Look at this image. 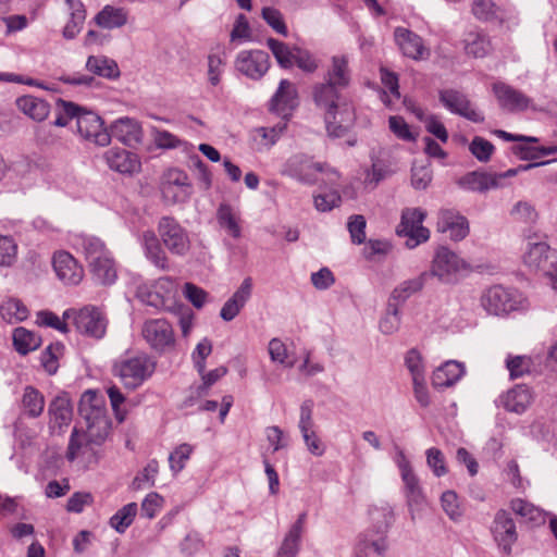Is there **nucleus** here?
I'll return each mask as SVG.
<instances>
[{"instance_id":"f257e3e1","label":"nucleus","mask_w":557,"mask_h":557,"mask_svg":"<svg viewBox=\"0 0 557 557\" xmlns=\"http://www.w3.org/2000/svg\"><path fill=\"white\" fill-rule=\"evenodd\" d=\"M78 413L85 421L86 430H73L66 458L74 461L85 445H101L109 434L111 422L107 414L104 399L92 389L84 392L78 405Z\"/></svg>"},{"instance_id":"f03ea898","label":"nucleus","mask_w":557,"mask_h":557,"mask_svg":"<svg viewBox=\"0 0 557 557\" xmlns=\"http://www.w3.org/2000/svg\"><path fill=\"white\" fill-rule=\"evenodd\" d=\"M57 109L58 115L53 121V125L65 127L71 120L75 119L77 133L82 138L101 147L110 144L111 135L103 126V121L97 113L63 99H58Z\"/></svg>"},{"instance_id":"7ed1b4c3","label":"nucleus","mask_w":557,"mask_h":557,"mask_svg":"<svg viewBox=\"0 0 557 557\" xmlns=\"http://www.w3.org/2000/svg\"><path fill=\"white\" fill-rule=\"evenodd\" d=\"M481 307L493 315H506L512 311L525 309L527 298L518 289L503 285H493L482 292Z\"/></svg>"},{"instance_id":"20e7f679","label":"nucleus","mask_w":557,"mask_h":557,"mask_svg":"<svg viewBox=\"0 0 557 557\" xmlns=\"http://www.w3.org/2000/svg\"><path fill=\"white\" fill-rule=\"evenodd\" d=\"M550 160L521 164L515 169H509L503 173H488L483 171H472L457 181V185L468 191L485 193L490 189H497L505 186L504 180L513 177L520 172L529 171L533 168L550 163Z\"/></svg>"},{"instance_id":"39448f33","label":"nucleus","mask_w":557,"mask_h":557,"mask_svg":"<svg viewBox=\"0 0 557 557\" xmlns=\"http://www.w3.org/2000/svg\"><path fill=\"white\" fill-rule=\"evenodd\" d=\"M371 519L375 523L373 530L363 534L359 542L360 552L368 555L373 552L377 556H384L387 548L386 532L394 522V511L388 505L370 510Z\"/></svg>"},{"instance_id":"423d86ee","label":"nucleus","mask_w":557,"mask_h":557,"mask_svg":"<svg viewBox=\"0 0 557 557\" xmlns=\"http://www.w3.org/2000/svg\"><path fill=\"white\" fill-rule=\"evenodd\" d=\"M329 173L338 177L334 169H330L323 163L315 162L312 157L304 153H297L289 157L281 169V174L296 180L304 185H315L319 182V174Z\"/></svg>"},{"instance_id":"0eeeda50","label":"nucleus","mask_w":557,"mask_h":557,"mask_svg":"<svg viewBox=\"0 0 557 557\" xmlns=\"http://www.w3.org/2000/svg\"><path fill=\"white\" fill-rule=\"evenodd\" d=\"M395 462L399 469L400 478L404 483V495L411 520H414L416 512L421 511L426 506V497L420 484V480L413 471L404 450L399 449L397 451Z\"/></svg>"},{"instance_id":"6e6552de","label":"nucleus","mask_w":557,"mask_h":557,"mask_svg":"<svg viewBox=\"0 0 557 557\" xmlns=\"http://www.w3.org/2000/svg\"><path fill=\"white\" fill-rule=\"evenodd\" d=\"M73 319L78 333L100 339L107 332L108 320L103 311L95 306H85L79 310L69 309L64 311L63 319Z\"/></svg>"},{"instance_id":"1a4fd4ad","label":"nucleus","mask_w":557,"mask_h":557,"mask_svg":"<svg viewBox=\"0 0 557 557\" xmlns=\"http://www.w3.org/2000/svg\"><path fill=\"white\" fill-rule=\"evenodd\" d=\"M156 370V361L146 354L127 358L115 366V372L124 386L135 389Z\"/></svg>"},{"instance_id":"9d476101","label":"nucleus","mask_w":557,"mask_h":557,"mask_svg":"<svg viewBox=\"0 0 557 557\" xmlns=\"http://www.w3.org/2000/svg\"><path fill=\"white\" fill-rule=\"evenodd\" d=\"M157 231V237L172 255L184 257L190 250L188 231L173 216L160 218Z\"/></svg>"},{"instance_id":"9b49d317","label":"nucleus","mask_w":557,"mask_h":557,"mask_svg":"<svg viewBox=\"0 0 557 557\" xmlns=\"http://www.w3.org/2000/svg\"><path fill=\"white\" fill-rule=\"evenodd\" d=\"M523 262L531 270L557 280V250L545 242L528 243Z\"/></svg>"},{"instance_id":"f8f14e48","label":"nucleus","mask_w":557,"mask_h":557,"mask_svg":"<svg viewBox=\"0 0 557 557\" xmlns=\"http://www.w3.org/2000/svg\"><path fill=\"white\" fill-rule=\"evenodd\" d=\"M423 220L424 212L418 208H408L401 213L396 233L398 236L407 238L405 245L410 249L426 242L430 237V231L422 225Z\"/></svg>"},{"instance_id":"ddd939ff","label":"nucleus","mask_w":557,"mask_h":557,"mask_svg":"<svg viewBox=\"0 0 557 557\" xmlns=\"http://www.w3.org/2000/svg\"><path fill=\"white\" fill-rule=\"evenodd\" d=\"M141 334L149 347L163 354L175 346V335L172 325L165 319L147 320L141 329Z\"/></svg>"},{"instance_id":"4468645a","label":"nucleus","mask_w":557,"mask_h":557,"mask_svg":"<svg viewBox=\"0 0 557 557\" xmlns=\"http://www.w3.org/2000/svg\"><path fill=\"white\" fill-rule=\"evenodd\" d=\"M468 264L451 250L441 247L433 259L431 273L443 283H454Z\"/></svg>"},{"instance_id":"2eb2a0df","label":"nucleus","mask_w":557,"mask_h":557,"mask_svg":"<svg viewBox=\"0 0 557 557\" xmlns=\"http://www.w3.org/2000/svg\"><path fill=\"white\" fill-rule=\"evenodd\" d=\"M234 65L240 74L258 81L269 71L270 57L265 51L259 49L243 50L237 53Z\"/></svg>"},{"instance_id":"dca6fc26","label":"nucleus","mask_w":557,"mask_h":557,"mask_svg":"<svg viewBox=\"0 0 557 557\" xmlns=\"http://www.w3.org/2000/svg\"><path fill=\"white\" fill-rule=\"evenodd\" d=\"M491 532L500 552L509 556L512 552V545L518 540L516 523L510 513L504 509L496 511Z\"/></svg>"},{"instance_id":"f3484780","label":"nucleus","mask_w":557,"mask_h":557,"mask_svg":"<svg viewBox=\"0 0 557 557\" xmlns=\"http://www.w3.org/2000/svg\"><path fill=\"white\" fill-rule=\"evenodd\" d=\"M440 102L451 113L460 115L473 123L484 122V115L476 111L466 94L448 88L440 90Z\"/></svg>"},{"instance_id":"a211bd4d","label":"nucleus","mask_w":557,"mask_h":557,"mask_svg":"<svg viewBox=\"0 0 557 557\" xmlns=\"http://www.w3.org/2000/svg\"><path fill=\"white\" fill-rule=\"evenodd\" d=\"M53 270L66 285H77L84 277L83 267L67 251H58L52 258Z\"/></svg>"},{"instance_id":"6ab92c4d","label":"nucleus","mask_w":557,"mask_h":557,"mask_svg":"<svg viewBox=\"0 0 557 557\" xmlns=\"http://www.w3.org/2000/svg\"><path fill=\"white\" fill-rule=\"evenodd\" d=\"M324 120L330 136L343 137L355 123L354 108L342 101L336 109L325 113Z\"/></svg>"},{"instance_id":"aec40b11","label":"nucleus","mask_w":557,"mask_h":557,"mask_svg":"<svg viewBox=\"0 0 557 557\" xmlns=\"http://www.w3.org/2000/svg\"><path fill=\"white\" fill-rule=\"evenodd\" d=\"M436 228L440 233H447L450 239L459 242L468 235L469 223L458 211L443 209L438 212Z\"/></svg>"},{"instance_id":"412c9836","label":"nucleus","mask_w":557,"mask_h":557,"mask_svg":"<svg viewBox=\"0 0 557 557\" xmlns=\"http://www.w3.org/2000/svg\"><path fill=\"white\" fill-rule=\"evenodd\" d=\"M394 37L405 57L413 60H422L429 57L430 51L424 46L423 39L410 29L397 27Z\"/></svg>"},{"instance_id":"4be33fe9","label":"nucleus","mask_w":557,"mask_h":557,"mask_svg":"<svg viewBox=\"0 0 557 557\" xmlns=\"http://www.w3.org/2000/svg\"><path fill=\"white\" fill-rule=\"evenodd\" d=\"M493 91L499 107L509 112L524 111L531 103V99L523 92L502 82L493 85Z\"/></svg>"},{"instance_id":"5701e85b","label":"nucleus","mask_w":557,"mask_h":557,"mask_svg":"<svg viewBox=\"0 0 557 557\" xmlns=\"http://www.w3.org/2000/svg\"><path fill=\"white\" fill-rule=\"evenodd\" d=\"M109 134L128 147L140 144L144 136L139 122L128 116L115 120L110 126Z\"/></svg>"},{"instance_id":"b1692460","label":"nucleus","mask_w":557,"mask_h":557,"mask_svg":"<svg viewBox=\"0 0 557 557\" xmlns=\"http://www.w3.org/2000/svg\"><path fill=\"white\" fill-rule=\"evenodd\" d=\"M108 166L121 174H133L140 170L138 157L122 148H111L103 154Z\"/></svg>"},{"instance_id":"393cba45","label":"nucleus","mask_w":557,"mask_h":557,"mask_svg":"<svg viewBox=\"0 0 557 557\" xmlns=\"http://www.w3.org/2000/svg\"><path fill=\"white\" fill-rule=\"evenodd\" d=\"M252 294V280L246 277L242 282L240 286L235 290L231 298L226 300L220 311L222 320L230 322L234 320L242 309L245 307L247 301L250 299Z\"/></svg>"},{"instance_id":"a878e982","label":"nucleus","mask_w":557,"mask_h":557,"mask_svg":"<svg viewBox=\"0 0 557 557\" xmlns=\"http://www.w3.org/2000/svg\"><path fill=\"white\" fill-rule=\"evenodd\" d=\"M342 90V88L325 81L315 84L312 89L313 101L318 108L329 113L343 101Z\"/></svg>"},{"instance_id":"bb28decb","label":"nucleus","mask_w":557,"mask_h":557,"mask_svg":"<svg viewBox=\"0 0 557 557\" xmlns=\"http://www.w3.org/2000/svg\"><path fill=\"white\" fill-rule=\"evenodd\" d=\"M533 399L531 389L524 384H518L499 397L507 411L522 413Z\"/></svg>"},{"instance_id":"cd10ccee","label":"nucleus","mask_w":557,"mask_h":557,"mask_svg":"<svg viewBox=\"0 0 557 557\" xmlns=\"http://www.w3.org/2000/svg\"><path fill=\"white\" fill-rule=\"evenodd\" d=\"M297 89L288 79L280 82L276 92L270 100V109L276 113H285L297 107Z\"/></svg>"},{"instance_id":"c85d7f7f","label":"nucleus","mask_w":557,"mask_h":557,"mask_svg":"<svg viewBox=\"0 0 557 557\" xmlns=\"http://www.w3.org/2000/svg\"><path fill=\"white\" fill-rule=\"evenodd\" d=\"M143 246L146 258L158 269L168 271L170 269L169 258L161 246L160 239L154 232L147 231L143 234Z\"/></svg>"},{"instance_id":"c756f323","label":"nucleus","mask_w":557,"mask_h":557,"mask_svg":"<svg viewBox=\"0 0 557 557\" xmlns=\"http://www.w3.org/2000/svg\"><path fill=\"white\" fill-rule=\"evenodd\" d=\"M15 106L23 114L36 122L45 121L50 113V104L33 95L16 98Z\"/></svg>"},{"instance_id":"7c9ffc66","label":"nucleus","mask_w":557,"mask_h":557,"mask_svg":"<svg viewBox=\"0 0 557 557\" xmlns=\"http://www.w3.org/2000/svg\"><path fill=\"white\" fill-rule=\"evenodd\" d=\"M465 374V366L461 362L449 360L438 367L432 375V384L436 388L453 386Z\"/></svg>"},{"instance_id":"2f4dec72","label":"nucleus","mask_w":557,"mask_h":557,"mask_svg":"<svg viewBox=\"0 0 557 557\" xmlns=\"http://www.w3.org/2000/svg\"><path fill=\"white\" fill-rule=\"evenodd\" d=\"M95 283L103 286L112 285L117 278L115 262L111 255L88 264Z\"/></svg>"},{"instance_id":"473e14b6","label":"nucleus","mask_w":557,"mask_h":557,"mask_svg":"<svg viewBox=\"0 0 557 557\" xmlns=\"http://www.w3.org/2000/svg\"><path fill=\"white\" fill-rule=\"evenodd\" d=\"M428 276L429 273L423 272L417 277L401 282L391 293L388 302L397 304V307L400 308V306L404 305L407 301V299H409L412 295L417 294L423 288Z\"/></svg>"},{"instance_id":"72a5a7b5","label":"nucleus","mask_w":557,"mask_h":557,"mask_svg":"<svg viewBox=\"0 0 557 557\" xmlns=\"http://www.w3.org/2000/svg\"><path fill=\"white\" fill-rule=\"evenodd\" d=\"M462 41L467 55L484 58L492 51L490 37L483 32L470 30L465 34Z\"/></svg>"},{"instance_id":"f704fd0d","label":"nucleus","mask_w":557,"mask_h":557,"mask_svg":"<svg viewBox=\"0 0 557 557\" xmlns=\"http://www.w3.org/2000/svg\"><path fill=\"white\" fill-rule=\"evenodd\" d=\"M65 3L71 11V17L63 28V37L71 40L81 32L86 18V11L81 0H66Z\"/></svg>"},{"instance_id":"c9c22d12","label":"nucleus","mask_w":557,"mask_h":557,"mask_svg":"<svg viewBox=\"0 0 557 557\" xmlns=\"http://www.w3.org/2000/svg\"><path fill=\"white\" fill-rule=\"evenodd\" d=\"M48 412L51 421L59 428L69 424L72 419V407L67 394L55 396L49 405Z\"/></svg>"},{"instance_id":"e433bc0d","label":"nucleus","mask_w":557,"mask_h":557,"mask_svg":"<svg viewBox=\"0 0 557 557\" xmlns=\"http://www.w3.org/2000/svg\"><path fill=\"white\" fill-rule=\"evenodd\" d=\"M324 78L325 82L332 83L333 85L345 89L350 82L347 58L345 55L333 57L331 69L327 71Z\"/></svg>"},{"instance_id":"4c0bfd02","label":"nucleus","mask_w":557,"mask_h":557,"mask_svg":"<svg viewBox=\"0 0 557 557\" xmlns=\"http://www.w3.org/2000/svg\"><path fill=\"white\" fill-rule=\"evenodd\" d=\"M86 69L98 76L109 79L120 76L116 62L103 55H90L87 59Z\"/></svg>"},{"instance_id":"58836bf2","label":"nucleus","mask_w":557,"mask_h":557,"mask_svg":"<svg viewBox=\"0 0 557 557\" xmlns=\"http://www.w3.org/2000/svg\"><path fill=\"white\" fill-rule=\"evenodd\" d=\"M41 345V338L36 333L18 326L13 331V346L15 350L25 356Z\"/></svg>"},{"instance_id":"ea45409f","label":"nucleus","mask_w":557,"mask_h":557,"mask_svg":"<svg viewBox=\"0 0 557 557\" xmlns=\"http://www.w3.org/2000/svg\"><path fill=\"white\" fill-rule=\"evenodd\" d=\"M510 508L517 516H520L525 521L531 522L535 525L545 522V515L542 511V509L524 499H512L510 502Z\"/></svg>"},{"instance_id":"a19ab883","label":"nucleus","mask_w":557,"mask_h":557,"mask_svg":"<svg viewBox=\"0 0 557 557\" xmlns=\"http://www.w3.org/2000/svg\"><path fill=\"white\" fill-rule=\"evenodd\" d=\"M79 242L81 248L88 264L111 255L104 243L98 237L83 235L79 237Z\"/></svg>"},{"instance_id":"79ce46f5","label":"nucleus","mask_w":557,"mask_h":557,"mask_svg":"<svg viewBox=\"0 0 557 557\" xmlns=\"http://www.w3.org/2000/svg\"><path fill=\"white\" fill-rule=\"evenodd\" d=\"M28 313L27 307L16 298H9L0 305L1 318L11 324L26 320Z\"/></svg>"},{"instance_id":"37998d69","label":"nucleus","mask_w":557,"mask_h":557,"mask_svg":"<svg viewBox=\"0 0 557 557\" xmlns=\"http://www.w3.org/2000/svg\"><path fill=\"white\" fill-rule=\"evenodd\" d=\"M95 22L100 27L112 29L125 25L127 15L123 9L107 5L96 15Z\"/></svg>"},{"instance_id":"c03bdc74","label":"nucleus","mask_w":557,"mask_h":557,"mask_svg":"<svg viewBox=\"0 0 557 557\" xmlns=\"http://www.w3.org/2000/svg\"><path fill=\"white\" fill-rule=\"evenodd\" d=\"M216 220L232 237L239 238L242 228L238 224V218L228 203H221L216 210Z\"/></svg>"},{"instance_id":"a18cd8bd","label":"nucleus","mask_w":557,"mask_h":557,"mask_svg":"<svg viewBox=\"0 0 557 557\" xmlns=\"http://www.w3.org/2000/svg\"><path fill=\"white\" fill-rule=\"evenodd\" d=\"M23 408L30 418L39 417L45 408L44 395L33 386H26L22 398Z\"/></svg>"},{"instance_id":"49530a36","label":"nucleus","mask_w":557,"mask_h":557,"mask_svg":"<svg viewBox=\"0 0 557 557\" xmlns=\"http://www.w3.org/2000/svg\"><path fill=\"white\" fill-rule=\"evenodd\" d=\"M226 61L225 50L221 47L216 51H211L208 55V81L212 86H216L221 81Z\"/></svg>"},{"instance_id":"de8ad7c7","label":"nucleus","mask_w":557,"mask_h":557,"mask_svg":"<svg viewBox=\"0 0 557 557\" xmlns=\"http://www.w3.org/2000/svg\"><path fill=\"white\" fill-rule=\"evenodd\" d=\"M137 504L129 503L119 509L111 518L110 525L119 533H124L126 529L133 523L137 513Z\"/></svg>"},{"instance_id":"09e8293b","label":"nucleus","mask_w":557,"mask_h":557,"mask_svg":"<svg viewBox=\"0 0 557 557\" xmlns=\"http://www.w3.org/2000/svg\"><path fill=\"white\" fill-rule=\"evenodd\" d=\"M267 46L282 67L289 69L293 66L294 54L285 42L274 38H269L267 40Z\"/></svg>"},{"instance_id":"8fccbe9b","label":"nucleus","mask_w":557,"mask_h":557,"mask_svg":"<svg viewBox=\"0 0 557 557\" xmlns=\"http://www.w3.org/2000/svg\"><path fill=\"white\" fill-rule=\"evenodd\" d=\"M400 310L397 304L387 302L386 313L380 321V330L383 334H394L400 326Z\"/></svg>"},{"instance_id":"3c124183","label":"nucleus","mask_w":557,"mask_h":557,"mask_svg":"<svg viewBox=\"0 0 557 557\" xmlns=\"http://www.w3.org/2000/svg\"><path fill=\"white\" fill-rule=\"evenodd\" d=\"M63 345L60 343L50 344L40 356V362L46 372L50 375L58 371V357L63 350Z\"/></svg>"},{"instance_id":"603ef678","label":"nucleus","mask_w":557,"mask_h":557,"mask_svg":"<svg viewBox=\"0 0 557 557\" xmlns=\"http://www.w3.org/2000/svg\"><path fill=\"white\" fill-rule=\"evenodd\" d=\"M159 472V463L157 460H150L144 470L138 473L133 480V487L135 490H140L147 486H153L156 482V476Z\"/></svg>"},{"instance_id":"864d4df0","label":"nucleus","mask_w":557,"mask_h":557,"mask_svg":"<svg viewBox=\"0 0 557 557\" xmlns=\"http://www.w3.org/2000/svg\"><path fill=\"white\" fill-rule=\"evenodd\" d=\"M193 453V446L183 443L178 445L169 456L170 468L174 473L181 472Z\"/></svg>"},{"instance_id":"5fc2aeb1","label":"nucleus","mask_w":557,"mask_h":557,"mask_svg":"<svg viewBox=\"0 0 557 557\" xmlns=\"http://www.w3.org/2000/svg\"><path fill=\"white\" fill-rule=\"evenodd\" d=\"M151 135L154 145L159 149H175L184 144V141L174 134L157 127L151 128Z\"/></svg>"},{"instance_id":"6e6d98bb","label":"nucleus","mask_w":557,"mask_h":557,"mask_svg":"<svg viewBox=\"0 0 557 557\" xmlns=\"http://www.w3.org/2000/svg\"><path fill=\"white\" fill-rule=\"evenodd\" d=\"M391 174V170L383 161L375 160L373 161L371 169L366 172L364 184L374 188L380 182L388 177Z\"/></svg>"},{"instance_id":"4d7b16f0","label":"nucleus","mask_w":557,"mask_h":557,"mask_svg":"<svg viewBox=\"0 0 557 557\" xmlns=\"http://www.w3.org/2000/svg\"><path fill=\"white\" fill-rule=\"evenodd\" d=\"M212 352V343L209 338H202L191 352L194 367L198 373H203L206 369V359Z\"/></svg>"},{"instance_id":"13d9d810","label":"nucleus","mask_w":557,"mask_h":557,"mask_svg":"<svg viewBox=\"0 0 557 557\" xmlns=\"http://www.w3.org/2000/svg\"><path fill=\"white\" fill-rule=\"evenodd\" d=\"M494 149V145L491 141L480 136H475L469 145L470 152L481 162H487Z\"/></svg>"},{"instance_id":"bf43d9fd","label":"nucleus","mask_w":557,"mask_h":557,"mask_svg":"<svg viewBox=\"0 0 557 557\" xmlns=\"http://www.w3.org/2000/svg\"><path fill=\"white\" fill-rule=\"evenodd\" d=\"M262 18L280 35L287 37L288 29L283 20L282 13L274 8L265 7L262 9Z\"/></svg>"},{"instance_id":"052dcab7","label":"nucleus","mask_w":557,"mask_h":557,"mask_svg":"<svg viewBox=\"0 0 557 557\" xmlns=\"http://www.w3.org/2000/svg\"><path fill=\"white\" fill-rule=\"evenodd\" d=\"M301 545V536L287 532L276 552L275 557H297Z\"/></svg>"},{"instance_id":"680f3d73","label":"nucleus","mask_w":557,"mask_h":557,"mask_svg":"<svg viewBox=\"0 0 557 557\" xmlns=\"http://www.w3.org/2000/svg\"><path fill=\"white\" fill-rule=\"evenodd\" d=\"M366 226L367 221L363 215L355 214L351 215L347 223V228L350 234L351 242L356 245H360L366 240Z\"/></svg>"},{"instance_id":"e2e57ef3","label":"nucleus","mask_w":557,"mask_h":557,"mask_svg":"<svg viewBox=\"0 0 557 557\" xmlns=\"http://www.w3.org/2000/svg\"><path fill=\"white\" fill-rule=\"evenodd\" d=\"M425 455L426 463L435 476L440 478L448 472L444 454L438 448L431 447L426 450Z\"/></svg>"},{"instance_id":"0e129e2a","label":"nucleus","mask_w":557,"mask_h":557,"mask_svg":"<svg viewBox=\"0 0 557 557\" xmlns=\"http://www.w3.org/2000/svg\"><path fill=\"white\" fill-rule=\"evenodd\" d=\"M405 364L409 370L412 380H423V377H425L422 356L416 348H411L407 351Z\"/></svg>"},{"instance_id":"69168bd1","label":"nucleus","mask_w":557,"mask_h":557,"mask_svg":"<svg viewBox=\"0 0 557 557\" xmlns=\"http://www.w3.org/2000/svg\"><path fill=\"white\" fill-rule=\"evenodd\" d=\"M389 129L393 134L405 141H414L416 135L410 131L408 123L403 116L394 115L388 119Z\"/></svg>"},{"instance_id":"338daca9","label":"nucleus","mask_w":557,"mask_h":557,"mask_svg":"<svg viewBox=\"0 0 557 557\" xmlns=\"http://www.w3.org/2000/svg\"><path fill=\"white\" fill-rule=\"evenodd\" d=\"M530 366V358L525 356L508 357L506 360V367L511 379H517L529 373Z\"/></svg>"},{"instance_id":"774afa93","label":"nucleus","mask_w":557,"mask_h":557,"mask_svg":"<svg viewBox=\"0 0 557 557\" xmlns=\"http://www.w3.org/2000/svg\"><path fill=\"white\" fill-rule=\"evenodd\" d=\"M16 249L13 238L0 235V267H10L14 262Z\"/></svg>"}]
</instances>
